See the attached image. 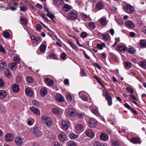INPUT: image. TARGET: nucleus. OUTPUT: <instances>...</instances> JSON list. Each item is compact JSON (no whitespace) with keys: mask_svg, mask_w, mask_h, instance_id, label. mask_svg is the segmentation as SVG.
I'll use <instances>...</instances> for the list:
<instances>
[{"mask_svg":"<svg viewBox=\"0 0 146 146\" xmlns=\"http://www.w3.org/2000/svg\"><path fill=\"white\" fill-rule=\"evenodd\" d=\"M38 129L37 127H34L30 129V131L35 134L36 133Z\"/></svg>","mask_w":146,"mask_h":146,"instance_id":"obj_53","label":"nucleus"},{"mask_svg":"<svg viewBox=\"0 0 146 146\" xmlns=\"http://www.w3.org/2000/svg\"><path fill=\"white\" fill-rule=\"evenodd\" d=\"M66 99L68 102H70L72 100L71 95L69 94H66Z\"/></svg>","mask_w":146,"mask_h":146,"instance_id":"obj_52","label":"nucleus"},{"mask_svg":"<svg viewBox=\"0 0 146 146\" xmlns=\"http://www.w3.org/2000/svg\"><path fill=\"white\" fill-rule=\"evenodd\" d=\"M6 91L4 90H0V99L2 100L6 98L7 96Z\"/></svg>","mask_w":146,"mask_h":146,"instance_id":"obj_19","label":"nucleus"},{"mask_svg":"<svg viewBox=\"0 0 146 146\" xmlns=\"http://www.w3.org/2000/svg\"><path fill=\"white\" fill-rule=\"evenodd\" d=\"M47 93V90L46 88H42L40 90V95L42 96H45Z\"/></svg>","mask_w":146,"mask_h":146,"instance_id":"obj_20","label":"nucleus"},{"mask_svg":"<svg viewBox=\"0 0 146 146\" xmlns=\"http://www.w3.org/2000/svg\"><path fill=\"white\" fill-rule=\"evenodd\" d=\"M32 102L33 105L37 106H38L40 104L39 102L35 100H32Z\"/></svg>","mask_w":146,"mask_h":146,"instance_id":"obj_50","label":"nucleus"},{"mask_svg":"<svg viewBox=\"0 0 146 146\" xmlns=\"http://www.w3.org/2000/svg\"><path fill=\"white\" fill-rule=\"evenodd\" d=\"M68 17L70 20H75L78 17L77 14L75 11H72L68 13Z\"/></svg>","mask_w":146,"mask_h":146,"instance_id":"obj_2","label":"nucleus"},{"mask_svg":"<svg viewBox=\"0 0 146 146\" xmlns=\"http://www.w3.org/2000/svg\"><path fill=\"white\" fill-rule=\"evenodd\" d=\"M101 143L98 141H96L93 143L94 146H101Z\"/></svg>","mask_w":146,"mask_h":146,"instance_id":"obj_60","label":"nucleus"},{"mask_svg":"<svg viewBox=\"0 0 146 146\" xmlns=\"http://www.w3.org/2000/svg\"><path fill=\"white\" fill-rule=\"evenodd\" d=\"M36 29L38 31H40L42 29V26L39 24H38L36 25Z\"/></svg>","mask_w":146,"mask_h":146,"instance_id":"obj_63","label":"nucleus"},{"mask_svg":"<svg viewBox=\"0 0 146 146\" xmlns=\"http://www.w3.org/2000/svg\"><path fill=\"white\" fill-rule=\"evenodd\" d=\"M100 24L102 25H104L107 24V22L105 17H103L99 20Z\"/></svg>","mask_w":146,"mask_h":146,"instance_id":"obj_25","label":"nucleus"},{"mask_svg":"<svg viewBox=\"0 0 146 146\" xmlns=\"http://www.w3.org/2000/svg\"><path fill=\"white\" fill-rule=\"evenodd\" d=\"M46 46L44 44H42L40 47V52H45L46 49Z\"/></svg>","mask_w":146,"mask_h":146,"instance_id":"obj_37","label":"nucleus"},{"mask_svg":"<svg viewBox=\"0 0 146 146\" xmlns=\"http://www.w3.org/2000/svg\"><path fill=\"white\" fill-rule=\"evenodd\" d=\"M105 44L104 43H103L101 44H98L97 45V47L100 50H102L103 49L104 47L105 46Z\"/></svg>","mask_w":146,"mask_h":146,"instance_id":"obj_47","label":"nucleus"},{"mask_svg":"<svg viewBox=\"0 0 146 146\" xmlns=\"http://www.w3.org/2000/svg\"><path fill=\"white\" fill-rule=\"evenodd\" d=\"M124 8L125 11L128 13H131L133 12L134 8L130 5H125Z\"/></svg>","mask_w":146,"mask_h":146,"instance_id":"obj_3","label":"nucleus"},{"mask_svg":"<svg viewBox=\"0 0 146 146\" xmlns=\"http://www.w3.org/2000/svg\"><path fill=\"white\" fill-rule=\"evenodd\" d=\"M5 138L7 141L9 142L13 140L14 136L12 134L9 133L5 135Z\"/></svg>","mask_w":146,"mask_h":146,"instance_id":"obj_7","label":"nucleus"},{"mask_svg":"<svg viewBox=\"0 0 146 146\" xmlns=\"http://www.w3.org/2000/svg\"><path fill=\"white\" fill-rule=\"evenodd\" d=\"M140 45L144 48L146 47V41L145 39H141L140 40L139 42Z\"/></svg>","mask_w":146,"mask_h":146,"instance_id":"obj_29","label":"nucleus"},{"mask_svg":"<svg viewBox=\"0 0 146 146\" xmlns=\"http://www.w3.org/2000/svg\"><path fill=\"white\" fill-rule=\"evenodd\" d=\"M30 38L33 43L38 44L41 42L40 39L39 38L36 37L34 35L31 36Z\"/></svg>","mask_w":146,"mask_h":146,"instance_id":"obj_6","label":"nucleus"},{"mask_svg":"<svg viewBox=\"0 0 146 146\" xmlns=\"http://www.w3.org/2000/svg\"><path fill=\"white\" fill-rule=\"evenodd\" d=\"M139 65L141 68L146 69V62L144 61L139 62Z\"/></svg>","mask_w":146,"mask_h":146,"instance_id":"obj_28","label":"nucleus"},{"mask_svg":"<svg viewBox=\"0 0 146 146\" xmlns=\"http://www.w3.org/2000/svg\"><path fill=\"white\" fill-rule=\"evenodd\" d=\"M26 80L27 82L29 83H32L33 82V78L30 76H28L26 78Z\"/></svg>","mask_w":146,"mask_h":146,"instance_id":"obj_51","label":"nucleus"},{"mask_svg":"<svg viewBox=\"0 0 146 146\" xmlns=\"http://www.w3.org/2000/svg\"><path fill=\"white\" fill-rule=\"evenodd\" d=\"M40 15L41 17L43 18L46 21H48V19L46 17L45 15L42 13H41L40 14Z\"/></svg>","mask_w":146,"mask_h":146,"instance_id":"obj_61","label":"nucleus"},{"mask_svg":"<svg viewBox=\"0 0 146 146\" xmlns=\"http://www.w3.org/2000/svg\"><path fill=\"white\" fill-rule=\"evenodd\" d=\"M80 15L82 18L85 19L86 20H89L90 19L89 16L87 15L84 13H80Z\"/></svg>","mask_w":146,"mask_h":146,"instance_id":"obj_34","label":"nucleus"},{"mask_svg":"<svg viewBox=\"0 0 146 146\" xmlns=\"http://www.w3.org/2000/svg\"><path fill=\"white\" fill-rule=\"evenodd\" d=\"M70 125V121L68 120H64L62 123V127L65 129H68Z\"/></svg>","mask_w":146,"mask_h":146,"instance_id":"obj_5","label":"nucleus"},{"mask_svg":"<svg viewBox=\"0 0 146 146\" xmlns=\"http://www.w3.org/2000/svg\"><path fill=\"white\" fill-rule=\"evenodd\" d=\"M0 112L3 113H5L6 112V108L4 106H2V107L0 109Z\"/></svg>","mask_w":146,"mask_h":146,"instance_id":"obj_55","label":"nucleus"},{"mask_svg":"<svg viewBox=\"0 0 146 146\" xmlns=\"http://www.w3.org/2000/svg\"><path fill=\"white\" fill-rule=\"evenodd\" d=\"M104 6V3L101 1H99L96 5V9L98 10H100L103 8Z\"/></svg>","mask_w":146,"mask_h":146,"instance_id":"obj_23","label":"nucleus"},{"mask_svg":"<svg viewBox=\"0 0 146 146\" xmlns=\"http://www.w3.org/2000/svg\"><path fill=\"white\" fill-rule=\"evenodd\" d=\"M88 26L90 27L92 29H94L96 27V25L94 22H90L88 24Z\"/></svg>","mask_w":146,"mask_h":146,"instance_id":"obj_45","label":"nucleus"},{"mask_svg":"<svg viewBox=\"0 0 146 146\" xmlns=\"http://www.w3.org/2000/svg\"><path fill=\"white\" fill-rule=\"evenodd\" d=\"M111 145L112 146H121V144L118 141L114 140L111 141Z\"/></svg>","mask_w":146,"mask_h":146,"instance_id":"obj_35","label":"nucleus"},{"mask_svg":"<svg viewBox=\"0 0 146 146\" xmlns=\"http://www.w3.org/2000/svg\"><path fill=\"white\" fill-rule=\"evenodd\" d=\"M13 60L14 61L16 62L15 63L16 64L19 63V58L17 56H15L14 57Z\"/></svg>","mask_w":146,"mask_h":146,"instance_id":"obj_57","label":"nucleus"},{"mask_svg":"<svg viewBox=\"0 0 146 146\" xmlns=\"http://www.w3.org/2000/svg\"><path fill=\"white\" fill-rule=\"evenodd\" d=\"M131 141L133 143L136 144H140L141 142L140 139L138 137H136L132 138L131 139Z\"/></svg>","mask_w":146,"mask_h":146,"instance_id":"obj_15","label":"nucleus"},{"mask_svg":"<svg viewBox=\"0 0 146 146\" xmlns=\"http://www.w3.org/2000/svg\"><path fill=\"white\" fill-rule=\"evenodd\" d=\"M87 33L84 32H82L81 34V36L82 38H85L87 36Z\"/></svg>","mask_w":146,"mask_h":146,"instance_id":"obj_58","label":"nucleus"},{"mask_svg":"<svg viewBox=\"0 0 146 146\" xmlns=\"http://www.w3.org/2000/svg\"><path fill=\"white\" fill-rule=\"evenodd\" d=\"M30 109L33 113L36 115H40V111L38 109L34 107H31L30 108Z\"/></svg>","mask_w":146,"mask_h":146,"instance_id":"obj_14","label":"nucleus"},{"mask_svg":"<svg viewBox=\"0 0 146 146\" xmlns=\"http://www.w3.org/2000/svg\"><path fill=\"white\" fill-rule=\"evenodd\" d=\"M52 112L54 114L59 115L60 113V111L58 108H54L52 110Z\"/></svg>","mask_w":146,"mask_h":146,"instance_id":"obj_39","label":"nucleus"},{"mask_svg":"<svg viewBox=\"0 0 146 146\" xmlns=\"http://www.w3.org/2000/svg\"><path fill=\"white\" fill-rule=\"evenodd\" d=\"M66 138V136L63 133L60 134L58 137L59 140L62 141H64L65 140Z\"/></svg>","mask_w":146,"mask_h":146,"instance_id":"obj_32","label":"nucleus"},{"mask_svg":"<svg viewBox=\"0 0 146 146\" xmlns=\"http://www.w3.org/2000/svg\"><path fill=\"white\" fill-rule=\"evenodd\" d=\"M25 94L29 96L32 97L33 95V92L31 89L29 88L25 89Z\"/></svg>","mask_w":146,"mask_h":146,"instance_id":"obj_18","label":"nucleus"},{"mask_svg":"<svg viewBox=\"0 0 146 146\" xmlns=\"http://www.w3.org/2000/svg\"><path fill=\"white\" fill-rule=\"evenodd\" d=\"M55 99L57 101L62 102L64 101V97L60 94H58L55 96Z\"/></svg>","mask_w":146,"mask_h":146,"instance_id":"obj_16","label":"nucleus"},{"mask_svg":"<svg viewBox=\"0 0 146 146\" xmlns=\"http://www.w3.org/2000/svg\"><path fill=\"white\" fill-rule=\"evenodd\" d=\"M15 141L16 144L18 146H21L23 143V139L19 137H16Z\"/></svg>","mask_w":146,"mask_h":146,"instance_id":"obj_9","label":"nucleus"},{"mask_svg":"<svg viewBox=\"0 0 146 146\" xmlns=\"http://www.w3.org/2000/svg\"><path fill=\"white\" fill-rule=\"evenodd\" d=\"M69 137L71 139H77L78 137V135L77 134L74 133H72L70 134Z\"/></svg>","mask_w":146,"mask_h":146,"instance_id":"obj_38","label":"nucleus"},{"mask_svg":"<svg viewBox=\"0 0 146 146\" xmlns=\"http://www.w3.org/2000/svg\"><path fill=\"white\" fill-rule=\"evenodd\" d=\"M12 90L15 93L18 92L19 90V87L18 85L14 84L12 86Z\"/></svg>","mask_w":146,"mask_h":146,"instance_id":"obj_17","label":"nucleus"},{"mask_svg":"<svg viewBox=\"0 0 146 146\" xmlns=\"http://www.w3.org/2000/svg\"><path fill=\"white\" fill-rule=\"evenodd\" d=\"M9 67L11 70H14L17 67L16 63H12L10 64L9 65Z\"/></svg>","mask_w":146,"mask_h":146,"instance_id":"obj_26","label":"nucleus"},{"mask_svg":"<svg viewBox=\"0 0 146 146\" xmlns=\"http://www.w3.org/2000/svg\"><path fill=\"white\" fill-rule=\"evenodd\" d=\"M126 25L128 27L133 28L135 25L133 22L131 21H129L125 23Z\"/></svg>","mask_w":146,"mask_h":146,"instance_id":"obj_27","label":"nucleus"},{"mask_svg":"<svg viewBox=\"0 0 146 146\" xmlns=\"http://www.w3.org/2000/svg\"><path fill=\"white\" fill-rule=\"evenodd\" d=\"M54 4L59 7L62 6L64 4L63 0H53Z\"/></svg>","mask_w":146,"mask_h":146,"instance_id":"obj_12","label":"nucleus"},{"mask_svg":"<svg viewBox=\"0 0 146 146\" xmlns=\"http://www.w3.org/2000/svg\"><path fill=\"white\" fill-rule=\"evenodd\" d=\"M87 136L93 138L94 136V133L92 131L91 129H88L85 131Z\"/></svg>","mask_w":146,"mask_h":146,"instance_id":"obj_11","label":"nucleus"},{"mask_svg":"<svg viewBox=\"0 0 146 146\" xmlns=\"http://www.w3.org/2000/svg\"><path fill=\"white\" fill-rule=\"evenodd\" d=\"M126 89L129 93L131 94H132L134 93V91L133 89L131 87H127L126 88Z\"/></svg>","mask_w":146,"mask_h":146,"instance_id":"obj_54","label":"nucleus"},{"mask_svg":"<svg viewBox=\"0 0 146 146\" xmlns=\"http://www.w3.org/2000/svg\"><path fill=\"white\" fill-rule=\"evenodd\" d=\"M68 146H77L75 142L73 141H70L68 142Z\"/></svg>","mask_w":146,"mask_h":146,"instance_id":"obj_44","label":"nucleus"},{"mask_svg":"<svg viewBox=\"0 0 146 146\" xmlns=\"http://www.w3.org/2000/svg\"><path fill=\"white\" fill-rule=\"evenodd\" d=\"M88 124L90 127L94 128L97 125V121L95 119L91 118L88 121Z\"/></svg>","mask_w":146,"mask_h":146,"instance_id":"obj_4","label":"nucleus"},{"mask_svg":"<svg viewBox=\"0 0 146 146\" xmlns=\"http://www.w3.org/2000/svg\"><path fill=\"white\" fill-rule=\"evenodd\" d=\"M4 75L5 76L9 78L11 76V73L9 69H6L4 72Z\"/></svg>","mask_w":146,"mask_h":146,"instance_id":"obj_30","label":"nucleus"},{"mask_svg":"<svg viewBox=\"0 0 146 146\" xmlns=\"http://www.w3.org/2000/svg\"><path fill=\"white\" fill-rule=\"evenodd\" d=\"M106 100L108 102V103L109 106H111L112 105V98L110 96H107L106 97Z\"/></svg>","mask_w":146,"mask_h":146,"instance_id":"obj_24","label":"nucleus"},{"mask_svg":"<svg viewBox=\"0 0 146 146\" xmlns=\"http://www.w3.org/2000/svg\"><path fill=\"white\" fill-rule=\"evenodd\" d=\"M100 137L101 140L105 141H108L109 138L108 135L104 133H102L100 135Z\"/></svg>","mask_w":146,"mask_h":146,"instance_id":"obj_10","label":"nucleus"},{"mask_svg":"<svg viewBox=\"0 0 146 146\" xmlns=\"http://www.w3.org/2000/svg\"><path fill=\"white\" fill-rule=\"evenodd\" d=\"M63 9L64 11H68L70 10L71 9V8L70 6L66 4L63 7Z\"/></svg>","mask_w":146,"mask_h":146,"instance_id":"obj_33","label":"nucleus"},{"mask_svg":"<svg viewBox=\"0 0 146 146\" xmlns=\"http://www.w3.org/2000/svg\"><path fill=\"white\" fill-rule=\"evenodd\" d=\"M15 80L17 82H20L22 81V79L21 76H17Z\"/></svg>","mask_w":146,"mask_h":146,"instance_id":"obj_56","label":"nucleus"},{"mask_svg":"<svg viewBox=\"0 0 146 146\" xmlns=\"http://www.w3.org/2000/svg\"><path fill=\"white\" fill-rule=\"evenodd\" d=\"M3 35L4 37L6 38H9L10 36V35L9 33L6 31L4 32L3 33Z\"/></svg>","mask_w":146,"mask_h":146,"instance_id":"obj_48","label":"nucleus"},{"mask_svg":"<svg viewBox=\"0 0 146 146\" xmlns=\"http://www.w3.org/2000/svg\"><path fill=\"white\" fill-rule=\"evenodd\" d=\"M42 122L44 125L48 127H50L52 124V121L49 117L43 115L41 117Z\"/></svg>","mask_w":146,"mask_h":146,"instance_id":"obj_1","label":"nucleus"},{"mask_svg":"<svg viewBox=\"0 0 146 146\" xmlns=\"http://www.w3.org/2000/svg\"><path fill=\"white\" fill-rule=\"evenodd\" d=\"M68 43L74 49H76L77 48L76 45L72 42L70 40H69L68 41Z\"/></svg>","mask_w":146,"mask_h":146,"instance_id":"obj_43","label":"nucleus"},{"mask_svg":"<svg viewBox=\"0 0 146 146\" xmlns=\"http://www.w3.org/2000/svg\"><path fill=\"white\" fill-rule=\"evenodd\" d=\"M67 115L71 117H74L76 114L75 110L72 108H69L67 111Z\"/></svg>","mask_w":146,"mask_h":146,"instance_id":"obj_8","label":"nucleus"},{"mask_svg":"<svg viewBox=\"0 0 146 146\" xmlns=\"http://www.w3.org/2000/svg\"><path fill=\"white\" fill-rule=\"evenodd\" d=\"M20 21L22 23V24L26 25L27 23V19L23 17H21L20 18Z\"/></svg>","mask_w":146,"mask_h":146,"instance_id":"obj_36","label":"nucleus"},{"mask_svg":"<svg viewBox=\"0 0 146 146\" xmlns=\"http://www.w3.org/2000/svg\"><path fill=\"white\" fill-rule=\"evenodd\" d=\"M102 37L104 40L106 41L108 40L110 38V35H106V33L102 35Z\"/></svg>","mask_w":146,"mask_h":146,"instance_id":"obj_42","label":"nucleus"},{"mask_svg":"<svg viewBox=\"0 0 146 146\" xmlns=\"http://www.w3.org/2000/svg\"><path fill=\"white\" fill-rule=\"evenodd\" d=\"M42 135V133L38 129L35 135L38 137H40Z\"/></svg>","mask_w":146,"mask_h":146,"instance_id":"obj_49","label":"nucleus"},{"mask_svg":"<svg viewBox=\"0 0 146 146\" xmlns=\"http://www.w3.org/2000/svg\"><path fill=\"white\" fill-rule=\"evenodd\" d=\"M128 51L129 53L131 54H134L136 52L135 49L134 48H128Z\"/></svg>","mask_w":146,"mask_h":146,"instance_id":"obj_46","label":"nucleus"},{"mask_svg":"<svg viewBox=\"0 0 146 146\" xmlns=\"http://www.w3.org/2000/svg\"><path fill=\"white\" fill-rule=\"evenodd\" d=\"M44 81L45 83L48 86H52L54 84L53 81L48 78H45Z\"/></svg>","mask_w":146,"mask_h":146,"instance_id":"obj_22","label":"nucleus"},{"mask_svg":"<svg viewBox=\"0 0 146 146\" xmlns=\"http://www.w3.org/2000/svg\"><path fill=\"white\" fill-rule=\"evenodd\" d=\"M116 22L118 23L119 25H121L123 23L122 20L120 19H117L116 20Z\"/></svg>","mask_w":146,"mask_h":146,"instance_id":"obj_62","label":"nucleus"},{"mask_svg":"<svg viewBox=\"0 0 146 146\" xmlns=\"http://www.w3.org/2000/svg\"><path fill=\"white\" fill-rule=\"evenodd\" d=\"M76 129L78 130H82L83 128V125L80 124H78L76 125Z\"/></svg>","mask_w":146,"mask_h":146,"instance_id":"obj_41","label":"nucleus"},{"mask_svg":"<svg viewBox=\"0 0 146 146\" xmlns=\"http://www.w3.org/2000/svg\"><path fill=\"white\" fill-rule=\"evenodd\" d=\"M47 15L49 18H50L53 21V22L54 21V19L55 17V16L53 14L51 13L50 12L49 13H47Z\"/></svg>","mask_w":146,"mask_h":146,"instance_id":"obj_40","label":"nucleus"},{"mask_svg":"<svg viewBox=\"0 0 146 146\" xmlns=\"http://www.w3.org/2000/svg\"><path fill=\"white\" fill-rule=\"evenodd\" d=\"M117 49L120 51H125L127 49V47L124 45H118L117 47Z\"/></svg>","mask_w":146,"mask_h":146,"instance_id":"obj_21","label":"nucleus"},{"mask_svg":"<svg viewBox=\"0 0 146 146\" xmlns=\"http://www.w3.org/2000/svg\"><path fill=\"white\" fill-rule=\"evenodd\" d=\"M7 64L3 60L0 61V69L3 70L7 68Z\"/></svg>","mask_w":146,"mask_h":146,"instance_id":"obj_13","label":"nucleus"},{"mask_svg":"<svg viewBox=\"0 0 146 146\" xmlns=\"http://www.w3.org/2000/svg\"><path fill=\"white\" fill-rule=\"evenodd\" d=\"M83 92H81L79 93V95L81 98L84 101H87L88 100L87 97L85 95L82 94Z\"/></svg>","mask_w":146,"mask_h":146,"instance_id":"obj_31","label":"nucleus"},{"mask_svg":"<svg viewBox=\"0 0 146 146\" xmlns=\"http://www.w3.org/2000/svg\"><path fill=\"white\" fill-rule=\"evenodd\" d=\"M92 112L93 113H94L95 115H96L97 116H98L99 115V113H98V110L96 109H93L92 110Z\"/></svg>","mask_w":146,"mask_h":146,"instance_id":"obj_59","label":"nucleus"},{"mask_svg":"<svg viewBox=\"0 0 146 146\" xmlns=\"http://www.w3.org/2000/svg\"><path fill=\"white\" fill-rule=\"evenodd\" d=\"M50 57L52 58L55 60L58 59L56 55L54 53H53L50 55Z\"/></svg>","mask_w":146,"mask_h":146,"instance_id":"obj_64","label":"nucleus"}]
</instances>
